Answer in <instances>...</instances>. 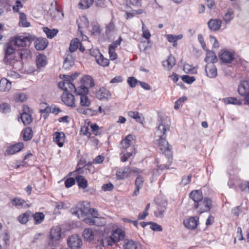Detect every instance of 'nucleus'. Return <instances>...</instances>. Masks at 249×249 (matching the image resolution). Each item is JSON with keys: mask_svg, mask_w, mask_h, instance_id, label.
Listing matches in <instances>:
<instances>
[{"mask_svg": "<svg viewBox=\"0 0 249 249\" xmlns=\"http://www.w3.org/2000/svg\"><path fill=\"white\" fill-rule=\"evenodd\" d=\"M170 130V125L163 120L159 123L155 132V143L160 150L164 155L165 159L158 161L157 164L160 169H167L172 162V147L166 140V132Z\"/></svg>", "mask_w": 249, "mask_h": 249, "instance_id": "1", "label": "nucleus"}, {"mask_svg": "<svg viewBox=\"0 0 249 249\" xmlns=\"http://www.w3.org/2000/svg\"><path fill=\"white\" fill-rule=\"evenodd\" d=\"M16 36L11 37L4 46V63L13 66L16 62Z\"/></svg>", "mask_w": 249, "mask_h": 249, "instance_id": "2", "label": "nucleus"}, {"mask_svg": "<svg viewBox=\"0 0 249 249\" xmlns=\"http://www.w3.org/2000/svg\"><path fill=\"white\" fill-rule=\"evenodd\" d=\"M94 86L93 78L89 75H84L78 82L77 85V94L88 93L89 89Z\"/></svg>", "mask_w": 249, "mask_h": 249, "instance_id": "3", "label": "nucleus"}, {"mask_svg": "<svg viewBox=\"0 0 249 249\" xmlns=\"http://www.w3.org/2000/svg\"><path fill=\"white\" fill-rule=\"evenodd\" d=\"M35 36L27 33L17 36V47H24L29 46Z\"/></svg>", "mask_w": 249, "mask_h": 249, "instance_id": "4", "label": "nucleus"}, {"mask_svg": "<svg viewBox=\"0 0 249 249\" xmlns=\"http://www.w3.org/2000/svg\"><path fill=\"white\" fill-rule=\"evenodd\" d=\"M211 205L212 201L208 197H205L198 203L194 204L195 208L200 214L209 212L211 208Z\"/></svg>", "mask_w": 249, "mask_h": 249, "instance_id": "5", "label": "nucleus"}, {"mask_svg": "<svg viewBox=\"0 0 249 249\" xmlns=\"http://www.w3.org/2000/svg\"><path fill=\"white\" fill-rule=\"evenodd\" d=\"M89 204L86 203V204H79L77 207L71 210V213L74 214L78 218H81L87 215L90 211Z\"/></svg>", "mask_w": 249, "mask_h": 249, "instance_id": "6", "label": "nucleus"}, {"mask_svg": "<svg viewBox=\"0 0 249 249\" xmlns=\"http://www.w3.org/2000/svg\"><path fill=\"white\" fill-rule=\"evenodd\" d=\"M67 243L68 246L71 249H79L83 245L81 238L77 234H73L69 237L67 239Z\"/></svg>", "mask_w": 249, "mask_h": 249, "instance_id": "7", "label": "nucleus"}, {"mask_svg": "<svg viewBox=\"0 0 249 249\" xmlns=\"http://www.w3.org/2000/svg\"><path fill=\"white\" fill-rule=\"evenodd\" d=\"M88 50L89 51L91 55L95 57L96 61L98 64L103 67L108 66L109 64L108 59L105 58L99 50H91L89 49Z\"/></svg>", "mask_w": 249, "mask_h": 249, "instance_id": "8", "label": "nucleus"}, {"mask_svg": "<svg viewBox=\"0 0 249 249\" xmlns=\"http://www.w3.org/2000/svg\"><path fill=\"white\" fill-rule=\"evenodd\" d=\"M61 97L62 102L67 106L71 107H75V99L74 96L71 93L64 92Z\"/></svg>", "mask_w": 249, "mask_h": 249, "instance_id": "9", "label": "nucleus"}, {"mask_svg": "<svg viewBox=\"0 0 249 249\" xmlns=\"http://www.w3.org/2000/svg\"><path fill=\"white\" fill-rule=\"evenodd\" d=\"M235 53L228 51H224L220 55V59L224 63H231L234 59Z\"/></svg>", "mask_w": 249, "mask_h": 249, "instance_id": "10", "label": "nucleus"}, {"mask_svg": "<svg viewBox=\"0 0 249 249\" xmlns=\"http://www.w3.org/2000/svg\"><path fill=\"white\" fill-rule=\"evenodd\" d=\"M198 223V217H190L184 220L183 224L188 229H195Z\"/></svg>", "mask_w": 249, "mask_h": 249, "instance_id": "11", "label": "nucleus"}, {"mask_svg": "<svg viewBox=\"0 0 249 249\" xmlns=\"http://www.w3.org/2000/svg\"><path fill=\"white\" fill-rule=\"evenodd\" d=\"M110 91L105 88H101L96 93V97L100 100H108L111 98Z\"/></svg>", "mask_w": 249, "mask_h": 249, "instance_id": "12", "label": "nucleus"}, {"mask_svg": "<svg viewBox=\"0 0 249 249\" xmlns=\"http://www.w3.org/2000/svg\"><path fill=\"white\" fill-rule=\"evenodd\" d=\"M74 64V58L72 53L66 52L63 67L65 69H69Z\"/></svg>", "mask_w": 249, "mask_h": 249, "instance_id": "13", "label": "nucleus"}, {"mask_svg": "<svg viewBox=\"0 0 249 249\" xmlns=\"http://www.w3.org/2000/svg\"><path fill=\"white\" fill-rule=\"evenodd\" d=\"M238 91L239 94L244 96L249 93V82L247 81H243L238 86Z\"/></svg>", "mask_w": 249, "mask_h": 249, "instance_id": "14", "label": "nucleus"}, {"mask_svg": "<svg viewBox=\"0 0 249 249\" xmlns=\"http://www.w3.org/2000/svg\"><path fill=\"white\" fill-rule=\"evenodd\" d=\"M48 40L45 38H38L34 42L35 48L38 51L44 50L48 46Z\"/></svg>", "mask_w": 249, "mask_h": 249, "instance_id": "15", "label": "nucleus"}, {"mask_svg": "<svg viewBox=\"0 0 249 249\" xmlns=\"http://www.w3.org/2000/svg\"><path fill=\"white\" fill-rule=\"evenodd\" d=\"M207 76L211 78L215 77L217 75V69L213 64H208L205 67Z\"/></svg>", "mask_w": 249, "mask_h": 249, "instance_id": "16", "label": "nucleus"}, {"mask_svg": "<svg viewBox=\"0 0 249 249\" xmlns=\"http://www.w3.org/2000/svg\"><path fill=\"white\" fill-rule=\"evenodd\" d=\"M96 231L91 228L85 229L82 234L84 239L87 241H92L94 240Z\"/></svg>", "mask_w": 249, "mask_h": 249, "instance_id": "17", "label": "nucleus"}, {"mask_svg": "<svg viewBox=\"0 0 249 249\" xmlns=\"http://www.w3.org/2000/svg\"><path fill=\"white\" fill-rule=\"evenodd\" d=\"M133 140V137L132 135H127L124 140L122 141L121 144V147L123 149H125V150H127V149H129L128 151H130L131 147H133V146H131L132 141Z\"/></svg>", "mask_w": 249, "mask_h": 249, "instance_id": "18", "label": "nucleus"}, {"mask_svg": "<svg viewBox=\"0 0 249 249\" xmlns=\"http://www.w3.org/2000/svg\"><path fill=\"white\" fill-rule=\"evenodd\" d=\"M36 61L37 68L39 70L45 67L47 64L46 56L42 54H40L36 56Z\"/></svg>", "mask_w": 249, "mask_h": 249, "instance_id": "19", "label": "nucleus"}, {"mask_svg": "<svg viewBox=\"0 0 249 249\" xmlns=\"http://www.w3.org/2000/svg\"><path fill=\"white\" fill-rule=\"evenodd\" d=\"M65 134L63 132H56L53 135V142L59 147L63 146Z\"/></svg>", "mask_w": 249, "mask_h": 249, "instance_id": "20", "label": "nucleus"}, {"mask_svg": "<svg viewBox=\"0 0 249 249\" xmlns=\"http://www.w3.org/2000/svg\"><path fill=\"white\" fill-rule=\"evenodd\" d=\"M190 197L194 201L195 204L203 199L202 192L198 190L192 191L190 194Z\"/></svg>", "mask_w": 249, "mask_h": 249, "instance_id": "21", "label": "nucleus"}, {"mask_svg": "<svg viewBox=\"0 0 249 249\" xmlns=\"http://www.w3.org/2000/svg\"><path fill=\"white\" fill-rule=\"evenodd\" d=\"M115 242L114 239L112 238V235H111L110 236H103L101 240L98 241V244L99 245L106 247L107 246H111Z\"/></svg>", "mask_w": 249, "mask_h": 249, "instance_id": "22", "label": "nucleus"}, {"mask_svg": "<svg viewBox=\"0 0 249 249\" xmlns=\"http://www.w3.org/2000/svg\"><path fill=\"white\" fill-rule=\"evenodd\" d=\"M222 21L218 19H212L208 22L209 28L213 31H215L220 29L221 26Z\"/></svg>", "mask_w": 249, "mask_h": 249, "instance_id": "23", "label": "nucleus"}, {"mask_svg": "<svg viewBox=\"0 0 249 249\" xmlns=\"http://www.w3.org/2000/svg\"><path fill=\"white\" fill-rule=\"evenodd\" d=\"M61 235V230L60 227H53L50 231L51 239L53 241H57L59 240Z\"/></svg>", "mask_w": 249, "mask_h": 249, "instance_id": "24", "label": "nucleus"}, {"mask_svg": "<svg viewBox=\"0 0 249 249\" xmlns=\"http://www.w3.org/2000/svg\"><path fill=\"white\" fill-rule=\"evenodd\" d=\"M21 135L24 141H30L33 136V132L30 127H27L23 129Z\"/></svg>", "mask_w": 249, "mask_h": 249, "instance_id": "25", "label": "nucleus"}, {"mask_svg": "<svg viewBox=\"0 0 249 249\" xmlns=\"http://www.w3.org/2000/svg\"><path fill=\"white\" fill-rule=\"evenodd\" d=\"M11 89V82L5 78H2L0 81V90L8 91Z\"/></svg>", "mask_w": 249, "mask_h": 249, "instance_id": "26", "label": "nucleus"}, {"mask_svg": "<svg viewBox=\"0 0 249 249\" xmlns=\"http://www.w3.org/2000/svg\"><path fill=\"white\" fill-rule=\"evenodd\" d=\"M20 116L18 121L21 120L24 125H29L33 122V118L31 113H20Z\"/></svg>", "mask_w": 249, "mask_h": 249, "instance_id": "27", "label": "nucleus"}, {"mask_svg": "<svg viewBox=\"0 0 249 249\" xmlns=\"http://www.w3.org/2000/svg\"><path fill=\"white\" fill-rule=\"evenodd\" d=\"M131 172L130 167L126 166L120 169L117 173V175L119 178L124 179L128 176Z\"/></svg>", "mask_w": 249, "mask_h": 249, "instance_id": "28", "label": "nucleus"}, {"mask_svg": "<svg viewBox=\"0 0 249 249\" xmlns=\"http://www.w3.org/2000/svg\"><path fill=\"white\" fill-rule=\"evenodd\" d=\"M111 235L115 242L124 239L125 236L124 232L121 229H117L115 230Z\"/></svg>", "mask_w": 249, "mask_h": 249, "instance_id": "29", "label": "nucleus"}, {"mask_svg": "<svg viewBox=\"0 0 249 249\" xmlns=\"http://www.w3.org/2000/svg\"><path fill=\"white\" fill-rule=\"evenodd\" d=\"M175 64V58L172 55H169L166 61L162 62L163 67L168 70H171Z\"/></svg>", "mask_w": 249, "mask_h": 249, "instance_id": "30", "label": "nucleus"}, {"mask_svg": "<svg viewBox=\"0 0 249 249\" xmlns=\"http://www.w3.org/2000/svg\"><path fill=\"white\" fill-rule=\"evenodd\" d=\"M19 22L18 25L22 27H28L30 23L27 21L26 15L21 12H19Z\"/></svg>", "mask_w": 249, "mask_h": 249, "instance_id": "31", "label": "nucleus"}, {"mask_svg": "<svg viewBox=\"0 0 249 249\" xmlns=\"http://www.w3.org/2000/svg\"><path fill=\"white\" fill-rule=\"evenodd\" d=\"M88 93L77 94L80 96V105L82 107H88L90 106V101L87 96Z\"/></svg>", "mask_w": 249, "mask_h": 249, "instance_id": "32", "label": "nucleus"}, {"mask_svg": "<svg viewBox=\"0 0 249 249\" xmlns=\"http://www.w3.org/2000/svg\"><path fill=\"white\" fill-rule=\"evenodd\" d=\"M217 60V57L215 54L212 51H209L207 53L206 56L205 58V61L208 64H213L216 62Z\"/></svg>", "mask_w": 249, "mask_h": 249, "instance_id": "33", "label": "nucleus"}, {"mask_svg": "<svg viewBox=\"0 0 249 249\" xmlns=\"http://www.w3.org/2000/svg\"><path fill=\"white\" fill-rule=\"evenodd\" d=\"M124 249H137L138 243L132 240L126 239L124 241Z\"/></svg>", "mask_w": 249, "mask_h": 249, "instance_id": "34", "label": "nucleus"}, {"mask_svg": "<svg viewBox=\"0 0 249 249\" xmlns=\"http://www.w3.org/2000/svg\"><path fill=\"white\" fill-rule=\"evenodd\" d=\"M80 45V42L79 40L75 38L72 39L70 42L69 51L68 52L72 53L74 52L78 48Z\"/></svg>", "mask_w": 249, "mask_h": 249, "instance_id": "35", "label": "nucleus"}, {"mask_svg": "<svg viewBox=\"0 0 249 249\" xmlns=\"http://www.w3.org/2000/svg\"><path fill=\"white\" fill-rule=\"evenodd\" d=\"M50 16L54 20L61 19L63 17V13L59 11L57 8L52 9L50 11Z\"/></svg>", "mask_w": 249, "mask_h": 249, "instance_id": "36", "label": "nucleus"}, {"mask_svg": "<svg viewBox=\"0 0 249 249\" xmlns=\"http://www.w3.org/2000/svg\"><path fill=\"white\" fill-rule=\"evenodd\" d=\"M93 2L94 0H81L78 6L81 9H88L93 4Z\"/></svg>", "mask_w": 249, "mask_h": 249, "instance_id": "37", "label": "nucleus"}, {"mask_svg": "<svg viewBox=\"0 0 249 249\" xmlns=\"http://www.w3.org/2000/svg\"><path fill=\"white\" fill-rule=\"evenodd\" d=\"M166 210L165 205H159L157 210L154 212V215L157 217L161 218L164 216Z\"/></svg>", "mask_w": 249, "mask_h": 249, "instance_id": "38", "label": "nucleus"}, {"mask_svg": "<svg viewBox=\"0 0 249 249\" xmlns=\"http://www.w3.org/2000/svg\"><path fill=\"white\" fill-rule=\"evenodd\" d=\"M134 152V147H131L130 151L128 150H124L121 153L123 156L121 158V160L122 162L126 161L127 159L132 156L133 152Z\"/></svg>", "mask_w": 249, "mask_h": 249, "instance_id": "39", "label": "nucleus"}, {"mask_svg": "<svg viewBox=\"0 0 249 249\" xmlns=\"http://www.w3.org/2000/svg\"><path fill=\"white\" fill-rule=\"evenodd\" d=\"M76 182L79 187L83 189L86 188L88 186V182L82 176H78L76 177Z\"/></svg>", "mask_w": 249, "mask_h": 249, "instance_id": "40", "label": "nucleus"}, {"mask_svg": "<svg viewBox=\"0 0 249 249\" xmlns=\"http://www.w3.org/2000/svg\"><path fill=\"white\" fill-rule=\"evenodd\" d=\"M224 102L225 104H233L235 105H241L242 102L237 100L235 97H228L223 99Z\"/></svg>", "mask_w": 249, "mask_h": 249, "instance_id": "41", "label": "nucleus"}, {"mask_svg": "<svg viewBox=\"0 0 249 249\" xmlns=\"http://www.w3.org/2000/svg\"><path fill=\"white\" fill-rule=\"evenodd\" d=\"M43 31L49 38H53L58 33V30L55 29L50 30L48 27H44Z\"/></svg>", "mask_w": 249, "mask_h": 249, "instance_id": "42", "label": "nucleus"}, {"mask_svg": "<svg viewBox=\"0 0 249 249\" xmlns=\"http://www.w3.org/2000/svg\"><path fill=\"white\" fill-rule=\"evenodd\" d=\"M31 214V212L29 211L19 215L18 217V220L19 222L21 224L26 223L29 220V217H30Z\"/></svg>", "mask_w": 249, "mask_h": 249, "instance_id": "43", "label": "nucleus"}, {"mask_svg": "<svg viewBox=\"0 0 249 249\" xmlns=\"http://www.w3.org/2000/svg\"><path fill=\"white\" fill-rule=\"evenodd\" d=\"M33 217L36 224L41 223L44 219V215L42 213H36L33 215Z\"/></svg>", "mask_w": 249, "mask_h": 249, "instance_id": "44", "label": "nucleus"}, {"mask_svg": "<svg viewBox=\"0 0 249 249\" xmlns=\"http://www.w3.org/2000/svg\"><path fill=\"white\" fill-rule=\"evenodd\" d=\"M115 29V25L114 23L111 21L109 23H108L106 27V31L105 35L108 37L110 33L114 31Z\"/></svg>", "mask_w": 249, "mask_h": 249, "instance_id": "45", "label": "nucleus"}, {"mask_svg": "<svg viewBox=\"0 0 249 249\" xmlns=\"http://www.w3.org/2000/svg\"><path fill=\"white\" fill-rule=\"evenodd\" d=\"M233 18V13L232 11L229 10L228 12L224 15L223 20L226 24H229L231 20Z\"/></svg>", "mask_w": 249, "mask_h": 249, "instance_id": "46", "label": "nucleus"}, {"mask_svg": "<svg viewBox=\"0 0 249 249\" xmlns=\"http://www.w3.org/2000/svg\"><path fill=\"white\" fill-rule=\"evenodd\" d=\"M128 115L130 117H132V118L136 119V120L138 122L142 123V119L141 117V116H140V115L139 112H134V111H129L128 113Z\"/></svg>", "mask_w": 249, "mask_h": 249, "instance_id": "47", "label": "nucleus"}, {"mask_svg": "<svg viewBox=\"0 0 249 249\" xmlns=\"http://www.w3.org/2000/svg\"><path fill=\"white\" fill-rule=\"evenodd\" d=\"M27 99V95L25 93L18 92L17 93V102H24Z\"/></svg>", "mask_w": 249, "mask_h": 249, "instance_id": "48", "label": "nucleus"}, {"mask_svg": "<svg viewBox=\"0 0 249 249\" xmlns=\"http://www.w3.org/2000/svg\"><path fill=\"white\" fill-rule=\"evenodd\" d=\"M29 51L27 49H20L17 50V53L21 59L27 58V55L29 54Z\"/></svg>", "mask_w": 249, "mask_h": 249, "instance_id": "49", "label": "nucleus"}, {"mask_svg": "<svg viewBox=\"0 0 249 249\" xmlns=\"http://www.w3.org/2000/svg\"><path fill=\"white\" fill-rule=\"evenodd\" d=\"M142 36L147 39H148L151 37V34L150 33V32L148 29H146L144 23L142 21Z\"/></svg>", "mask_w": 249, "mask_h": 249, "instance_id": "50", "label": "nucleus"}, {"mask_svg": "<svg viewBox=\"0 0 249 249\" xmlns=\"http://www.w3.org/2000/svg\"><path fill=\"white\" fill-rule=\"evenodd\" d=\"M94 223L95 225L97 226H103L106 224V220L105 218L97 217H95Z\"/></svg>", "mask_w": 249, "mask_h": 249, "instance_id": "51", "label": "nucleus"}, {"mask_svg": "<svg viewBox=\"0 0 249 249\" xmlns=\"http://www.w3.org/2000/svg\"><path fill=\"white\" fill-rule=\"evenodd\" d=\"M11 107L7 103H2L0 105V111L4 113H7L10 111Z\"/></svg>", "mask_w": 249, "mask_h": 249, "instance_id": "52", "label": "nucleus"}, {"mask_svg": "<svg viewBox=\"0 0 249 249\" xmlns=\"http://www.w3.org/2000/svg\"><path fill=\"white\" fill-rule=\"evenodd\" d=\"M102 32V29L98 23H95L93 25L91 30V33L92 34L97 35L101 34Z\"/></svg>", "mask_w": 249, "mask_h": 249, "instance_id": "53", "label": "nucleus"}, {"mask_svg": "<svg viewBox=\"0 0 249 249\" xmlns=\"http://www.w3.org/2000/svg\"><path fill=\"white\" fill-rule=\"evenodd\" d=\"M182 80L187 84H191L195 81L196 78L194 76L184 75L182 76Z\"/></svg>", "mask_w": 249, "mask_h": 249, "instance_id": "54", "label": "nucleus"}, {"mask_svg": "<svg viewBox=\"0 0 249 249\" xmlns=\"http://www.w3.org/2000/svg\"><path fill=\"white\" fill-rule=\"evenodd\" d=\"M150 228L152 230L157 231H161L162 230L161 226L156 223L150 222Z\"/></svg>", "mask_w": 249, "mask_h": 249, "instance_id": "55", "label": "nucleus"}, {"mask_svg": "<svg viewBox=\"0 0 249 249\" xmlns=\"http://www.w3.org/2000/svg\"><path fill=\"white\" fill-rule=\"evenodd\" d=\"M16 153V144H13L8 147L6 150L5 155H10L14 154Z\"/></svg>", "mask_w": 249, "mask_h": 249, "instance_id": "56", "label": "nucleus"}, {"mask_svg": "<svg viewBox=\"0 0 249 249\" xmlns=\"http://www.w3.org/2000/svg\"><path fill=\"white\" fill-rule=\"evenodd\" d=\"M166 38L169 42H173V46L176 47L177 45V42L176 39L175 35H166Z\"/></svg>", "mask_w": 249, "mask_h": 249, "instance_id": "57", "label": "nucleus"}, {"mask_svg": "<svg viewBox=\"0 0 249 249\" xmlns=\"http://www.w3.org/2000/svg\"><path fill=\"white\" fill-rule=\"evenodd\" d=\"M127 83L131 88H134L136 86V84L139 83V81L134 77H128L127 79Z\"/></svg>", "mask_w": 249, "mask_h": 249, "instance_id": "58", "label": "nucleus"}, {"mask_svg": "<svg viewBox=\"0 0 249 249\" xmlns=\"http://www.w3.org/2000/svg\"><path fill=\"white\" fill-rule=\"evenodd\" d=\"M21 206L22 208H27L29 206V205L27 202L23 199H18L17 198V206Z\"/></svg>", "mask_w": 249, "mask_h": 249, "instance_id": "59", "label": "nucleus"}, {"mask_svg": "<svg viewBox=\"0 0 249 249\" xmlns=\"http://www.w3.org/2000/svg\"><path fill=\"white\" fill-rule=\"evenodd\" d=\"M186 99H187V98L185 96L179 98L175 102V105L174 107L175 109L176 110L178 109L179 108L180 106H181L182 103H183L185 101H186Z\"/></svg>", "mask_w": 249, "mask_h": 249, "instance_id": "60", "label": "nucleus"}, {"mask_svg": "<svg viewBox=\"0 0 249 249\" xmlns=\"http://www.w3.org/2000/svg\"><path fill=\"white\" fill-rule=\"evenodd\" d=\"M109 58L111 60H115L117 57V54L115 52V49L109 47Z\"/></svg>", "mask_w": 249, "mask_h": 249, "instance_id": "61", "label": "nucleus"}, {"mask_svg": "<svg viewBox=\"0 0 249 249\" xmlns=\"http://www.w3.org/2000/svg\"><path fill=\"white\" fill-rule=\"evenodd\" d=\"M143 182V178L141 176H138L135 180V186L141 188Z\"/></svg>", "mask_w": 249, "mask_h": 249, "instance_id": "62", "label": "nucleus"}, {"mask_svg": "<svg viewBox=\"0 0 249 249\" xmlns=\"http://www.w3.org/2000/svg\"><path fill=\"white\" fill-rule=\"evenodd\" d=\"M192 178V174H189L187 177H184L182 178L181 184L182 185H186L189 184L191 181Z\"/></svg>", "mask_w": 249, "mask_h": 249, "instance_id": "63", "label": "nucleus"}, {"mask_svg": "<svg viewBox=\"0 0 249 249\" xmlns=\"http://www.w3.org/2000/svg\"><path fill=\"white\" fill-rule=\"evenodd\" d=\"M75 183V180L72 178H70L67 179L65 181V185L66 187L69 188L74 185Z\"/></svg>", "mask_w": 249, "mask_h": 249, "instance_id": "64", "label": "nucleus"}]
</instances>
